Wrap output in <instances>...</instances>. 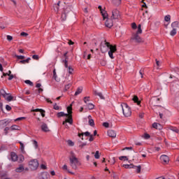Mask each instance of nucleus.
I'll use <instances>...</instances> for the list:
<instances>
[{"label":"nucleus","mask_w":179,"mask_h":179,"mask_svg":"<svg viewBox=\"0 0 179 179\" xmlns=\"http://www.w3.org/2000/svg\"><path fill=\"white\" fill-rule=\"evenodd\" d=\"M109 50V51H108ZM108 51V55L111 59H114V52H117V45H113L107 41H104L101 43V52L102 54H106Z\"/></svg>","instance_id":"nucleus-1"},{"label":"nucleus","mask_w":179,"mask_h":179,"mask_svg":"<svg viewBox=\"0 0 179 179\" xmlns=\"http://www.w3.org/2000/svg\"><path fill=\"white\" fill-rule=\"evenodd\" d=\"M71 157H69L70 164L73 170H76L78 169V166H80V164L79 163V160L75 156V153L73 152H71Z\"/></svg>","instance_id":"nucleus-2"},{"label":"nucleus","mask_w":179,"mask_h":179,"mask_svg":"<svg viewBox=\"0 0 179 179\" xmlns=\"http://www.w3.org/2000/svg\"><path fill=\"white\" fill-rule=\"evenodd\" d=\"M67 112L69 113V117L63 122V125H64L66 128H69L66 122L70 124V125L73 124V119H72V104L67 107Z\"/></svg>","instance_id":"nucleus-3"},{"label":"nucleus","mask_w":179,"mask_h":179,"mask_svg":"<svg viewBox=\"0 0 179 179\" xmlns=\"http://www.w3.org/2000/svg\"><path fill=\"white\" fill-rule=\"evenodd\" d=\"M121 107L124 117H131V115H132V110H131V107H129L127 103H122Z\"/></svg>","instance_id":"nucleus-4"},{"label":"nucleus","mask_w":179,"mask_h":179,"mask_svg":"<svg viewBox=\"0 0 179 179\" xmlns=\"http://www.w3.org/2000/svg\"><path fill=\"white\" fill-rule=\"evenodd\" d=\"M69 13H72L71 6H67L63 8L61 16L62 22H65V20H66V17L69 15Z\"/></svg>","instance_id":"nucleus-5"},{"label":"nucleus","mask_w":179,"mask_h":179,"mask_svg":"<svg viewBox=\"0 0 179 179\" xmlns=\"http://www.w3.org/2000/svg\"><path fill=\"white\" fill-rule=\"evenodd\" d=\"M29 166L31 170L34 171L38 168V161L37 159H32L29 162Z\"/></svg>","instance_id":"nucleus-6"},{"label":"nucleus","mask_w":179,"mask_h":179,"mask_svg":"<svg viewBox=\"0 0 179 179\" xmlns=\"http://www.w3.org/2000/svg\"><path fill=\"white\" fill-rule=\"evenodd\" d=\"M121 15H120V10L115 9L112 11L111 19L113 20H116L117 19H120Z\"/></svg>","instance_id":"nucleus-7"},{"label":"nucleus","mask_w":179,"mask_h":179,"mask_svg":"<svg viewBox=\"0 0 179 179\" xmlns=\"http://www.w3.org/2000/svg\"><path fill=\"white\" fill-rule=\"evenodd\" d=\"M131 40H134L136 43H143V39L139 36L138 34H134L131 36Z\"/></svg>","instance_id":"nucleus-8"},{"label":"nucleus","mask_w":179,"mask_h":179,"mask_svg":"<svg viewBox=\"0 0 179 179\" xmlns=\"http://www.w3.org/2000/svg\"><path fill=\"white\" fill-rule=\"evenodd\" d=\"M64 57L65 59L64 60H62V63L64 64L65 68H68V59H69L68 52H66L64 54Z\"/></svg>","instance_id":"nucleus-9"},{"label":"nucleus","mask_w":179,"mask_h":179,"mask_svg":"<svg viewBox=\"0 0 179 179\" xmlns=\"http://www.w3.org/2000/svg\"><path fill=\"white\" fill-rule=\"evenodd\" d=\"M49 178L50 173L48 172H44L39 176L38 179H48Z\"/></svg>","instance_id":"nucleus-10"},{"label":"nucleus","mask_w":179,"mask_h":179,"mask_svg":"<svg viewBox=\"0 0 179 179\" xmlns=\"http://www.w3.org/2000/svg\"><path fill=\"white\" fill-rule=\"evenodd\" d=\"M98 9H99L103 19H107L108 15H107V13H106V11L103 10V9L101 8V6H99Z\"/></svg>","instance_id":"nucleus-11"},{"label":"nucleus","mask_w":179,"mask_h":179,"mask_svg":"<svg viewBox=\"0 0 179 179\" xmlns=\"http://www.w3.org/2000/svg\"><path fill=\"white\" fill-rule=\"evenodd\" d=\"M113 24H114L113 22V19H108L105 22V25L106 26V27H109V29H110V27H113Z\"/></svg>","instance_id":"nucleus-12"},{"label":"nucleus","mask_w":179,"mask_h":179,"mask_svg":"<svg viewBox=\"0 0 179 179\" xmlns=\"http://www.w3.org/2000/svg\"><path fill=\"white\" fill-rule=\"evenodd\" d=\"M93 94H94V96H98L100 99H101V100H104V96H103V94L101 92H97V90H93Z\"/></svg>","instance_id":"nucleus-13"},{"label":"nucleus","mask_w":179,"mask_h":179,"mask_svg":"<svg viewBox=\"0 0 179 179\" xmlns=\"http://www.w3.org/2000/svg\"><path fill=\"white\" fill-rule=\"evenodd\" d=\"M108 135L110 138H115L117 136V133L114 130H108Z\"/></svg>","instance_id":"nucleus-14"},{"label":"nucleus","mask_w":179,"mask_h":179,"mask_svg":"<svg viewBox=\"0 0 179 179\" xmlns=\"http://www.w3.org/2000/svg\"><path fill=\"white\" fill-rule=\"evenodd\" d=\"M162 162H164V163H169V161L170 160L169 158V156L166 155H163L160 157Z\"/></svg>","instance_id":"nucleus-15"},{"label":"nucleus","mask_w":179,"mask_h":179,"mask_svg":"<svg viewBox=\"0 0 179 179\" xmlns=\"http://www.w3.org/2000/svg\"><path fill=\"white\" fill-rule=\"evenodd\" d=\"M83 135H85V136H90L91 134H90V132L89 131H86L85 133H78V137L79 138H81L82 141H83Z\"/></svg>","instance_id":"nucleus-16"},{"label":"nucleus","mask_w":179,"mask_h":179,"mask_svg":"<svg viewBox=\"0 0 179 179\" xmlns=\"http://www.w3.org/2000/svg\"><path fill=\"white\" fill-rule=\"evenodd\" d=\"M11 160L12 162H17V155L15 152L10 153Z\"/></svg>","instance_id":"nucleus-17"},{"label":"nucleus","mask_w":179,"mask_h":179,"mask_svg":"<svg viewBox=\"0 0 179 179\" xmlns=\"http://www.w3.org/2000/svg\"><path fill=\"white\" fill-rule=\"evenodd\" d=\"M41 129L43 131V132H48L50 131V129H48V126L45 123H43L41 125Z\"/></svg>","instance_id":"nucleus-18"},{"label":"nucleus","mask_w":179,"mask_h":179,"mask_svg":"<svg viewBox=\"0 0 179 179\" xmlns=\"http://www.w3.org/2000/svg\"><path fill=\"white\" fill-rule=\"evenodd\" d=\"M57 117L59 118L60 117H68L69 118V113H64V112H59L57 113Z\"/></svg>","instance_id":"nucleus-19"},{"label":"nucleus","mask_w":179,"mask_h":179,"mask_svg":"<svg viewBox=\"0 0 179 179\" xmlns=\"http://www.w3.org/2000/svg\"><path fill=\"white\" fill-rule=\"evenodd\" d=\"M0 94H1V96H3L4 99H6V96H9V94L6 93V92L3 89L0 90Z\"/></svg>","instance_id":"nucleus-20"},{"label":"nucleus","mask_w":179,"mask_h":179,"mask_svg":"<svg viewBox=\"0 0 179 179\" xmlns=\"http://www.w3.org/2000/svg\"><path fill=\"white\" fill-rule=\"evenodd\" d=\"M88 124L89 125H90V127H94V120L93 119H92V116L89 115L88 116Z\"/></svg>","instance_id":"nucleus-21"},{"label":"nucleus","mask_w":179,"mask_h":179,"mask_svg":"<svg viewBox=\"0 0 179 179\" xmlns=\"http://www.w3.org/2000/svg\"><path fill=\"white\" fill-rule=\"evenodd\" d=\"M15 171L16 173H22L24 171V167H23V165H20V166L15 169Z\"/></svg>","instance_id":"nucleus-22"},{"label":"nucleus","mask_w":179,"mask_h":179,"mask_svg":"<svg viewBox=\"0 0 179 179\" xmlns=\"http://www.w3.org/2000/svg\"><path fill=\"white\" fill-rule=\"evenodd\" d=\"M171 27L173 29H178L179 27V22L175 21L171 24Z\"/></svg>","instance_id":"nucleus-23"},{"label":"nucleus","mask_w":179,"mask_h":179,"mask_svg":"<svg viewBox=\"0 0 179 179\" xmlns=\"http://www.w3.org/2000/svg\"><path fill=\"white\" fill-rule=\"evenodd\" d=\"M10 122L9 120H0V125H3V127H6L8 124Z\"/></svg>","instance_id":"nucleus-24"},{"label":"nucleus","mask_w":179,"mask_h":179,"mask_svg":"<svg viewBox=\"0 0 179 179\" xmlns=\"http://www.w3.org/2000/svg\"><path fill=\"white\" fill-rule=\"evenodd\" d=\"M31 58L28 57L27 59H24V60H20L19 62V64H29V62L31 61Z\"/></svg>","instance_id":"nucleus-25"},{"label":"nucleus","mask_w":179,"mask_h":179,"mask_svg":"<svg viewBox=\"0 0 179 179\" xmlns=\"http://www.w3.org/2000/svg\"><path fill=\"white\" fill-rule=\"evenodd\" d=\"M82 92H83V87H80L77 89L76 92H75V96H78L79 94H80V93H82Z\"/></svg>","instance_id":"nucleus-26"},{"label":"nucleus","mask_w":179,"mask_h":179,"mask_svg":"<svg viewBox=\"0 0 179 179\" xmlns=\"http://www.w3.org/2000/svg\"><path fill=\"white\" fill-rule=\"evenodd\" d=\"M165 22H168V23H170L171 22V15H167L164 17Z\"/></svg>","instance_id":"nucleus-27"},{"label":"nucleus","mask_w":179,"mask_h":179,"mask_svg":"<svg viewBox=\"0 0 179 179\" xmlns=\"http://www.w3.org/2000/svg\"><path fill=\"white\" fill-rule=\"evenodd\" d=\"M136 34H142V25H141V24L138 25V30H137Z\"/></svg>","instance_id":"nucleus-28"},{"label":"nucleus","mask_w":179,"mask_h":179,"mask_svg":"<svg viewBox=\"0 0 179 179\" xmlns=\"http://www.w3.org/2000/svg\"><path fill=\"white\" fill-rule=\"evenodd\" d=\"M123 167H124V169H134L135 167V165H134V164H124Z\"/></svg>","instance_id":"nucleus-29"},{"label":"nucleus","mask_w":179,"mask_h":179,"mask_svg":"<svg viewBox=\"0 0 179 179\" xmlns=\"http://www.w3.org/2000/svg\"><path fill=\"white\" fill-rule=\"evenodd\" d=\"M11 131H19V126L14 124L10 127Z\"/></svg>","instance_id":"nucleus-30"},{"label":"nucleus","mask_w":179,"mask_h":179,"mask_svg":"<svg viewBox=\"0 0 179 179\" xmlns=\"http://www.w3.org/2000/svg\"><path fill=\"white\" fill-rule=\"evenodd\" d=\"M133 169H136V173L137 174H139V173H141V170L142 169V166H141V165L138 166H134V167Z\"/></svg>","instance_id":"nucleus-31"},{"label":"nucleus","mask_w":179,"mask_h":179,"mask_svg":"<svg viewBox=\"0 0 179 179\" xmlns=\"http://www.w3.org/2000/svg\"><path fill=\"white\" fill-rule=\"evenodd\" d=\"M122 0H113V3L114 5H116L118 6L119 5H121Z\"/></svg>","instance_id":"nucleus-32"},{"label":"nucleus","mask_w":179,"mask_h":179,"mask_svg":"<svg viewBox=\"0 0 179 179\" xmlns=\"http://www.w3.org/2000/svg\"><path fill=\"white\" fill-rule=\"evenodd\" d=\"M171 36H174L177 34V29L173 28V30L170 32Z\"/></svg>","instance_id":"nucleus-33"},{"label":"nucleus","mask_w":179,"mask_h":179,"mask_svg":"<svg viewBox=\"0 0 179 179\" xmlns=\"http://www.w3.org/2000/svg\"><path fill=\"white\" fill-rule=\"evenodd\" d=\"M133 101H134V103H137V104H141V102H139V98L136 96H134Z\"/></svg>","instance_id":"nucleus-34"},{"label":"nucleus","mask_w":179,"mask_h":179,"mask_svg":"<svg viewBox=\"0 0 179 179\" xmlns=\"http://www.w3.org/2000/svg\"><path fill=\"white\" fill-rule=\"evenodd\" d=\"M7 101H12V100H13V96H12V95H9V96H6V98H5Z\"/></svg>","instance_id":"nucleus-35"},{"label":"nucleus","mask_w":179,"mask_h":179,"mask_svg":"<svg viewBox=\"0 0 179 179\" xmlns=\"http://www.w3.org/2000/svg\"><path fill=\"white\" fill-rule=\"evenodd\" d=\"M87 145V143H80L79 144V148H80V149H83V148H85V146H86Z\"/></svg>","instance_id":"nucleus-36"},{"label":"nucleus","mask_w":179,"mask_h":179,"mask_svg":"<svg viewBox=\"0 0 179 179\" xmlns=\"http://www.w3.org/2000/svg\"><path fill=\"white\" fill-rule=\"evenodd\" d=\"M87 108L89 110H93V108H94V106L93 105V103H88L87 104Z\"/></svg>","instance_id":"nucleus-37"},{"label":"nucleus","mask_w":179,"mask_h":179,"mask_svg":"<svg viewBox=\"0 0 179 179\" xmlns=\"http://www.w3.org/2000/svg\"><path fill=\"white\" fill-rule=\"evenodd\" d=\"M24 83L27 85H29V86H33V82L30 81V80H26L24 81Z\"/></svg>","instance_id":"nucleus-38"},{"label":"nucleus","mask_w":179,"mask_h":179,"mask_svg":"<svg viewBox=\"0 0 179 179\" xmlns=\"http://www.w3.org/2000/svg\"><path fill=\"white\" fill-rule=\"evenodd\" d=\"M67 143L69 146H73L75 145V143H73V141H72L71 140H68Z\"/></svg>","instance_id":"nucleus-39"},{"label":"nucleus","mask_w":179,"mask_h":179,"mask_svg":"<svg viewBox=\"0 0 179 179\" xmlns=\"http://www.w3.org/2000/svg\"><path fill=\"white\" fill-rule=\"evenodd\" d=\"M20 145L21 151L22 152H24V144H23V143H22V142H20Z\"/></svg>","instance_id":"nucleus-40"},{"label":"nucleus","mask_w":179,"mask_h":179,"mask_svg":"<svg viewBox=\"0 0 179 179\" xmlns=\"http://www.w3.org/2000/svg\"><path fill=\"white\" fill-rule=\"evenodd\" d=\"M63 170H67L68 173H69L70 174H75L73 172L68 171V166L66 165L63 166Z\"/></svg>","instance_id":"nucleus-41"},{"label":"nucleus","mask_w":179,"mask_h":179,"mask_svg":"<svg viewBox=\"0 0 179 179\" xmlns=\"http://www.w3.org/2000/svg\"><path fill=\"white\" fill-rule=\"evenodd\" d=\"M33 145H34L36 149H37V148H38V143L37 142V141L33 140Z\"/></svg>","instance_id":"nucleus-42"},{"label":"nucleus","mask_w":179,"mask_h":179,"mask_svg":"<svg viewBox=\"0 0 179 179\" xmlns=\"http://www.w3.org/2000/svg\"><path fill=\"white\" fill-rule=\"evenodd\" d=\"M119 160H128V157H127V156H121V157H119Z\"/></svg>","instance_id":"nucleus-43"},{"label":"nucleus","mask_w":179,"mask_h":179,"mask_svg":"<svg viewBox=\"0 0 179 179\" xmlns=\"http://www.w3.org/2000/svg\"><path fill=\"white\" fill-rule=\"evenodd\" d=\"M94 157L96 159H100V155H99V151H96L95 155H94Z\"/></svg>","instance_id":"nucleus-44"},{"label":"nucleus","mask_w":179,"mask_h":179,"mask_svg":"<svg viewBox=\"0 0 179 179\" xmlns=\"http://www.w3.org/2000/svg\"><path fill=\"white\" fill-rule=\"evenodd\" d=\"M87 101H90V96H85L84 97V102L86 103Z\"/></svg>","instance_id":"nucleus-45"},{"label":"nucleus","mask_w":179,"mask_h":179,"mask_svg":"<svg viewBox=\"0 0 179 179\" xmlns=\"http://www.w3.org/2000/svg\"><path fill=\"white\" fill-rule=\"evenodd\" d=\"M32 58H33V59H36V61H38V59H40V57L37 55H34L32 56Z\"/></svg>","instance_id":"nucleus-46"},{"label":"nucleus","mask_w":179,"mask_h":179,"mask_svg":"<svg viewBox=\"0 0 179 179\" xmlns=\"http://www.w3.org/2000/svg\"><path fill=\"white\" fill-rule=\"evenodd\" d=\"M40 113L43 117H45V110H44L43 109H41Z\"/></svg>","instance_id":"nucleus-47"},{"label":"nucleus","mask_w":179,"mask_h":179,"mask_svg":"<svg viewBox=\"0 0 179 179\" xmlns=\"http://www.w3.org/2000/svg\"><path fill=\"white\" fill-rule=\"evenodd\" d=\"M171 130L173 131V132H176V134H178V132H179V130L177 128L171 127Z\"/></svg>","instance_id":"nucleus-48"},{"label":"nucleus","mask_w":179,"mask_h":179,"mask_svg":"<svg viewBox=\"0 0 179 179\" xmlns=\"http://www.w3.org/2000/svg\"><path fill=\"white\" fill-rule=\"evenodd\" d=\"M16 58H17V59H24V56L22 55H15Z\"/></svg>","instance_id":"nucleus-49"},{"label":"nucleus","mask_w":179,"mask_h":179,"mask_svg":"<svg viewBox=\"0 0 179 179\" xmlns=\"http://www.w3.org/2000/svg\"><path fill=\"white\" fill-rule=\"evenodd\" d=\"M32 113H40L41 111V109L40 108H36V109H33L31 110Z\"/></svg>","instance_id":"nucleus-50"},{"label":"nucleus","mask_w":179,"mask_h":179,"mask_svg":"<svg viewBox=\"0 0 179 179\" xmlns=\"http://www.w3.org/2000/svg\"><path fill=\"white\" fill-rule=\"evenodd\" d=\"M73 72V69H72V67L69 66V73L70 75H72V73Z\"/></svg>","instance_id":"nucleus-51"},{"label":"nucleus","mask_w":179,"mask_h":179,"mask_svg":"<svg viewBox=\"0 0 179 179\" xmlns=\"http://www.w3.org/2000/svg\"><path fill=\"white\" fill-rule=\"evenodd\" d=\"M150 135H149V134H144V139H150Z\"/></svg>","instance_id":"nucleus-52"},{"label":"nucleus","mask_w":179,"mask_h":179,"mask_svg":"<svg viewBox=\"0 0 179 179\" xmlns=\"http://www.w3.org/2000/svg\"><path fill=\"white\" fill-rule=\"evenodd\" d=\"M103 127H104L105 128H108V127H110V124H108V122H103Z\"/></svg>","instance_id":"nucleus-53"},{"label":"nucleus","mask_w":179,"mask_h":179,"mask_svg":"<svg viewBox=\"0 0 179 179\" xmlns=\"http://www.w3.org/2000/svg\"><path fill=\"white\" fill-rule=\"evenodd\" d=\"M41 169L42 170H47V166L45 165V164H42L41 165Z\"/></svg>","instance_id":"nucleus-54"},{"label":"nucleus","mask_w":179,"mask_h":179,"mask_svg":"<svg viewBox=\"0 0 179 179\" xmlns=\"http://www.w3.org/2000/svg\"><path fill=\"white\" fill-rule=\"evenodd\" d=\"M22 120H26V117H17V119L15 120V121H22Z\"/></svg>","instance_id":"nucleus-55"},{"label":"nucleus","mask_w":179,"mask_h":179,"mask_svg":"<svg viewBox=\"0 0 179 179\" xmlns=\"http://www.w3.org/2000/svg\"><path fill=\"white\" fill-rule=\"evenodd\" d=\"M20 36H22L23 37H27V36H29V34L26 32H21Z\"/></svg>","instance_id":"nucleus-56"},{"label":"nucleus","mask_w":179,"mask_h":179,"mask_svg":"<svg viewBox=\"0 0 179 179\" xmlns=\"http://www.w3.org/2000/svg\"><path fill=\"white\" fill-rule=\"evenodd\" d=\"M6 110H7V111H10V110H12V107H10L9 105H6Z\"/></svg>","instance_id":"nucleus-57"},{"label":"nucleus","mask_w":179,"mask_h":179,"mask_svg":"<svg viewBox=\"0 0 179 179\" xmlns=\"http://www.w3.org/2000/svg\"><path fill=\"white\" fill-rule=\"evenodd\" d=\"M19 159H20V162H24V157L23 155H20L19 157Z\"/></svg>","instance_id":"nucleus-58"},{"label":"nucleus","mask_w":179,"mask_h":179,"mask_svg":"<svg viewBox=\"0 0 179 179\" xmlns=\"http://www.w3.org/2000/svg\"><path fill=\"white\" fill-rule=\"evenodd\" d=\"M7 40L8 41H12V40H13V37H12V36L8 35L7 36Z\"/></svg>","instance_id":"nucleus-59"},{"label":"nucleus","mask_w":179,"mask_h":179,"mask_svg":"<svg viewBox=\"0 0 179 179\" xmlns=\"http://www.w3.org/2000/svg\"><path fill=\"white\" fill-rule=\"evenodd\" d=\"M131 27H132V29H136V27H138L136 26V23L133 22V23L131 24Z\"/></svg>","instance_id":"nucleus-60"},{"label":"nucleus","mask_w":179,"mask_h":179,"mask_svg":"<svg viewBox=\"0 0 179 179\" xmlns=\"http://www.w3.org/2000/svg\"><path fill=\"white\" fill-rule=\"evenodd\" d=\"M157 125H159L157 123L155 122L152 124V128H155V129H157Z\"/></svg>","instance_id":"nucleus-61"},{"label":"nucleus","mask_w":179,"mask_h":179,"mask_svg":"<svg viewBox=\"0 0 179 179\" xmlns=\"http://www.w3.org/2000/svg\"><path fill=\"white\" fill-rule=\"evenodd\" d=\"M53 108L55 110H59V106L58 105H57V103H55L53 106Z\"/></svg>","instance_id":"nucleus-62"},{"label":"nucleus","mask_w":179,"mask_h":179,"mask_svg":"<svg viewBox=\"0 0 179 179\" xmlns=\"http://www.w3.org/2000/svg\"><path fill=\"white\" fill-rule=\"evenodd\" d=\"M8 76H9L8 77V80H12V79H13V78H15V76L13 74L10 75Z\"/></svg>","instance_id":"nucleus-63"},{"label":"nucleus","mask_w":179,"mask_h":179,"mask_svg":"<svg viewBox=\"0 0 179 179\" xmlns=\"http://www.w3.org/2000/svg\"><path fill=\"white\" fill-rule=\"evenodd\" d=\"M9 130V127H6L4 129V132H5V134L6 135L8 134V131Z\"/></svg>","instance_id":"nucleus-64"}]
</instances>
